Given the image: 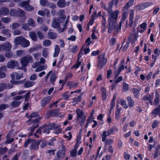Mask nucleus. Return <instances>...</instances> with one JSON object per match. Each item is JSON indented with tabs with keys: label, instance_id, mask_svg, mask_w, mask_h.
Here are the masks:
<instances>
[{
	"label": "nucleus",
	"instance_id": "c85d7f7f",
	"mask_svg": "<svg viewBox=\"0 0 160 160\" xmlns=\"http://www.w3.org/2000/svg\"><path fill=\"white\" fill-rule=\"evenodd\" d=\"M119 102L125 108H127L128 107L126 101L123 99H120L119 100Z\"/></svg>",
	"mask_w": 160,
	"mask_h": 160
},
{
	"label": "nucleus",
	"instance_id": "aec40b11",
	"mask_svg": "<svg viewBox=\"0 0 160 160\" xmlns=\"http://www.w3.org/2000/svg\"><path fill=\"white\" fill-rule=\"evenodd\" d=\"M9 10L6 8H3L0 10V16L1 15H7L9 13Z\"/></svg>",
	"mask_w": 160,
	"mask_h": 160
},
{
	"label": "nucleus",
	"instance_id": "338daca9",
	"mask_svg": "<svg viewBox=\"0 0 160 160\" xmlns=\"http://www.w3.org/2000/svg\"><path fill=\"white\" fill-rule=\"evenodd\" d=\"M159 123V122L157 121H155L152 123V127L154 129L156 128L158 126Z\"/></svg>",
	"mask_w": 160,
	"mask_h": 160
},
{
	"label": "nucleus",
	"instance_id": "a211bd4d",
	"mask_svg": "<svg viewBox=\"0 0 160 160\" xmlns=\"http://www.w3.org/2000/svg\"><path fill=\"white\" fill-rule=\"evenodd\" d=\"M57 37V34L53 32H51V30L49 31L48 34V38L51 39H55Z\"/></svg>",
	"mask_w": 160,
	"mask_h": 160
},
{
	"label": "nucleus",
	"instance_id": "09e8293b",
	"mask_svg": "<svg viewBox=\"0 0 160 160\" xmlns=\"http://www.w3.org/2000/svg\"><path fill=\"white\" fill-rule=\"evenodd\" d=\"M154 53L155 54V57L154 58V62H155L156 58L160 55V49L157 48L155 49L154 51Z\"/></svg>",
	"mask_w": 160,
	"mask_h": 160
},
{
	"label": "nucleus",
	"instance_id": "774afa93",
	"mask_svg": "<svg viewBox=\"0 0 160 160\" xmlns=\"http://www.w3.org/2000/svg\"><path fill=\"white\" fill-rule=\"evenodd\" d=\"M124 157L126 160H129L130 158V155L127 152H125L124 154Z\"/></svg>",
	"mask_w": 160,
	"mask_h": 160
},
{
	"label": "nucleus",
	"instance_id": "4d7b16f0",
	"mask_svg": "<svg viewBox=\"0 0 160 160\" xmlns=\"http://www.w3.org/2000/svg\"><path fill=\"white\" fill-rule=\"evenodd\" d=\"M26 116L28 118H35L38 117V114L36 113H32L31 115L30 116H29L28 114H27L26 115Z\"/></svg>",
	"mask_w": 160,
	"mask_h": 160
},
{
	"label": "nucleus",
	"instance_id": "39448f33",
	"mask_svg": "<svg viewBox=\"0 0 160 160\" xmlns=\"http://www.w3.org/2000/svg\"><path fill=\"white\" fill-rule=\"evenodd\" d=\"M33 61L32 57L28 55L23 57L20 59V62L22 65V68L23 67H26L29 63H32Z\"/></svg>",
	"mask_w": 160,
	"mask_h": 160
},
{
	"label": "nucleus",
	"instance_id": "13d9d810",
	"mask_svg": "<svg viewBox=\"0 0 160 160\" xmlns=\"http://www.w3.org/2000/svg\"><path fill=\"white\" fill-rule=\"evenodd\" d=\"M19 24L18 23L15 22L12 24V28L14 29L18 28L19 26Z\"/></svg>",
	"mask_w": 160,
	"mask_h": 160
},
{
	"label": "nucleus",
	"instance_id": "3c124183",
	"mask_svg": "<svg viewBox=\"0 0 160 160\" xmlns=\"http://www.w3.org/2000/svg\"><path fill=\"white\" fill-rule=\"evenodd\" d=\"M78 85V83L75 82H70L68 84L70 88H76Z\"/></svg>",
	"mask_w": 160,
	"mask_h": 160
},
{
	"label": "nucleus",
	"instance_id": "37998d69",
	"mask_svg": "<svg viewBox=\"0 0 160 160\" xmlns=\"http://www.w3.org/2000/svg\"><path fill=\"white\" fill-rule=\"evenodd\" d=\"M101 91L102 99L103 100H105L107 98L106 90L104 88H102L101 89Z\"/></svg>",
	"mask_w": 160,
	"mask_h": 160
},
{
	"label": "nucleus",
	"instance_id": "5701e85b",
	"mask_svg": "<svg viewBox=\"0 0 160 160\" xmlns=\"http://www.w3.org/2000/svg\"><path fill=\"white\" fill-rule=\"evenodd\" d=\"M23 38V37L21 36L16 38L14 40V43L16 44L21 45Z\"/></svg>",
	"mask_w": 160,
	"mask_h": 160
},
{
	"label": "nucleus",
	"instance_id": "e2e57ef3",
	"mask_svg": "<svg viewBox=\"0 0 160 160\" xmlns=\"http://www.w3.org/2000/svg\"><path fill=\"white\" fill-rule=\"evenodd\" d=\"M33 56L35 59L38 60L40 57L41 53L39 52H37L33 54Z\"/></svg>",
	"mask_w": 160,
	"mask_h": 160
},
{
	"label": "nucleus",
	"instance_id": "9d476101",
	"mask_svg": "<svg viewBox=\"0 0 160 160\" xmlns=\"http://www.w3.org/2000/svg\"><path fill=\"white\" fill-rule=\"evenodd\" d=\"M123 13L122 14V21L120 22L119 27L118 26V25L117 24V27L116 29V30H117V32L116 31V30H114L112 31H113V33H114V34H115L116 33H117V32L118 31V30L121 29L122 24V22L124 21L128 16V11L127 10V9H126L125 10H123Z\"/></svg>",
	"mask_w": 160,
	"mask_h": 160
},
{
	"label": "nucleus",
	"instance_id": "7ed1b4c3",
	"mask_svg": "<svg viewBox=\"0 0 160 160\" xmlns=\"http://www.w3.org/2000/svg\"><path fill=\"white\" fill-rule=\"evenodd\" d=\"M90 52V49L89 48L84 49H82L80 52L78 54V58L77 61V63L75 65H73L72 68H78L80 66H82L81 69L82 71L83 69V66H82V60H80V58L82 56V55L84 53L85 54H86Z\"/></svg>",
	"mask_w": 160,
	"mask_h": 160
},
{
	"label": "nucleus",
	"instance_id": "ddd939ff",
	"mask_svg": "<svg viewBox=\"0 0 160 160\" xmlns=\"http://www.w3.org/2000/svg\"><path fill=\"white\" fill-rule=\"evenodd\" d=\"M11 76L12 79L18 80L23 77V73L20 71L13 72Z\"/></svg>",
	"mask_w": 160,
	"mask_h": 160
},
{
	"label": "nucleus",
	"instance_id": "f8f14e48",
	"mask_svg": "<svg viewBox=\"0 0 160 160\" xmlns=\"http://www.w3.org/2000/svg\"><path fill=\"white\" fill-rule=\"evenodd\" d=\"M22 98H23L21 96H19L14 97V99L15 101H13L10 103V105L12 107L14 108L18 107L21 103V102L18 100H21Z\"/></svg>",
	"mask_w": 160,
	"mask_h": 160
},
{
	"label": "nucleus",
	"instance_id": "f3484780",
	"mask_svg": "<svg viewBox=\"0 0 160 160\" xmlns=\"http://www.w3.org/2000/svg\"><path fill=\"white\" fill-rule=\"evenodd\" d=\"M69 4V2H66L64 0H59L57 2V5L60 8H63Z\"/></svg>",
	"mask_w": 160,
	"mask_h": 160
},
{
	"label": "nucleus",
	"instance_id": "6e6d98bb",
	"mask_svg": "<svg viewBox=\"0 0 160 160\" xmlns=\"http://www.w3.org/2000/svg\"><path fill=\"white\" fill-rule=\"evenodd\" d=\"M38 36L40 39H42L44 38V35L40 31H38L37 32Z\"/></svg>",
	"mask_w": 160,
	"mask_h": 160
},
{
	"label": "nucleus",
	"instance_id": "052dcab7",
	"mask_svg": "<svg viewBox=\"0 0 160 160\" xmlns=\"http://www.w3.org/2000/svg\"><path fill=\"white\" fill-rule=\"evenodd\" d=\"M25 91H22L19 92H13L11 93V95L12 96H15L17 94H22L23 93H24L25 92Z\"/></svg>",
	"mask_w": 160,
	"mask_h": 160
},
{
	"label": "nucleus",
	"instance_id": "58836bf2",
	"mask_svg": "<svg viewBox=\"0 0 160 160\" xmlns=\"http://www.w3.org/2000/svg\"><path fill=\"white\" fill-rule=\"evenodd\" d=\"M27 23L29 25L32 27H34L36 26L35 21L33 19L31 18H30L28 19Z\"/></svg>",
	"mask_w": 160,
	"mask_h": 160
},
{
	"label": "nucleus",
	"instance_id": "a18cd8bd",
	"mask_svg": "<svg viewBox=\"0 0 160 160\" xmlns=\"http://www.w3.org/2000/svg\"><path fill=\"white\" fill-rule=\"evenodd\" d=\"M141 88H139L138 89H134L133 91V93L136 98L138 97L139 92L141 90Z\"/></svg>",
	"mask_w": 160,
	"mask_h": 160
},
{
	"label": "nucleus",
	"instance_id": "c9c22d12",
	"mask_svg": "<svg viewBox=\"0 0 160 160\" xmlns=\"http://www.w3.org/2000/svg\"><path fill=\"white\" fill-rule=\"evenodd\" d=\"M39 143L38 142H34L30 146L31 149L36 150L39 148Z\"/></svg>",
	"mask_w": 160,
	"mask_h": 160
},
{
	"label": "nucleus",
	"instance_id": "6ab92c4d",
	"mask_svg": "<svg viewBox=\"0 0 160 160\" xmlns=\"http://www.w3.org/2000/svg\"><path fill=\"white\" fill-rule=\"evenodd\" d=\"M30 44V42L23 38L22 42H21V45L22 47L26 48L28 47Z\"/></svg>",
	"mask_w": 160,
	"mask_h": 160
},
{
	"label": "nucleus",
	"instance_id": "4be33fe9",
	"mask_svg": "<svg viewBox=\"0 0 160 160\" xmlns=\"http://www.w3.org/2000/svg\"><path fill=\"white\" fill-rule=\"evenodd\" d=\"M102 21L101 28H102V32H104L106 30V18L103 16H102Z\"/></svg>",
	"mask_w": 160,
	"mask_h": 160
},
{
	"label": "nucleus",
	"instance_id": "b1692460",
	"mask_svg": "<svg viewBox=\"0 0 160 160\" xmlns=\"http://www.w3.org/2000/svg\"><path fill=\"white\" fill-rule=\"evenodd\" d=\"M152 114L154 116L158 114L160 117V105L158 106L157 108L153 110L152 112Z\"/></svg>",
	"mask_w": 160,
	"mask_h": 160
},
{
	"label": "nucleus",
	"instance_id": "c756f323",
	"mask_svg": "<svg viewBox=\"0 0 160 160\" xmlns=\"http://www.w3.org/2000/svg\"><path fill=\"white\" fill-rule=\"evenodd\" d=\"M64 11L63 10L61 9L59 10L58 14L60 17L62 18V20L64 21V20L66 19L65 16L64 15Z\"/></svg>",
	"mask_w": 160,
	"mask_h": 160
},
{
	"label": "nucleus",
	"instance_id": "864d4df0",
	"mask_svg": "<svg viewBox=\"0 0 160 160\" xmlns=\"http://www.w3.org/2000/svg\"><path fill=\"white\" fill-rule=\"evenodd\" d=\"M77 154V150L76 149H74L72 150L70 152V155L72 156L73 157L76 156Z\"/></svg>",
	"mask_w": 160,
	"mask_h": 160
},
{
	"label": "nucleus",
	"instance_id": "ea45409f",
	"mask_svg": "<svg viewBox=\"0 0 160 160\" xmlns=\"http://www.w3.org/2000/svg\"><path fill=\"white\" fill-rule=\"evenodd\" d=\"M35 84V82H33L28 81L25 83L24 86L26 88H28L34 85Z\"/></svg>",
	"mask_w": 160,
	"mask_h": 160
},
{
	"label": "nucleus",
	"instance_id": "de8ad7c7",
	"mask_svg": "<svg viewBox=\"0 0 160 160\" xmlns=\"http://www.w3.org/2000/svg\"><path fill=\"white\" fill-rule=\"evenodd\" d=\"M152 97L148 94L144 96L143 99L145 101L148 100H152Z\"/></svg>",
	"mask_w": 160,
	"mask_h": 160
},
{
	"label": "nucleus",
	"instance_id": "8fccbe9b",
	"mask_svg": "<svg viewBox=\"0 0 160 160\" xmlns=\"http://www.w3.org/2000/svg\"><path fill=\"white\" fill-rule=\"evenodd\" d=\"M40 4L43 6H48V2L47 0H40Z\"/></svg>",
	"mask_w": 160,
	"mask_h": 160
},
{
	"label": "nucleus",
	"instance_id": "c03bdc74",
	"mask_svg": "<svg viewBox=\"0 0 160 160\" xmlns=\"http://www.w3.org/2000/svg\"><path fill=\"white\" fill-rule=\"evenodd\" d=\"M134 1L133 0H131L129 1L124 7L125 9H127L128 8L131 6L133 3Z\"/></svg>",
	"mask_w": 160,
	"mask_h": 160
},
{
	"label": "nucleus",
	"instance_id": "20e7f679",
	"mask_svg": "<svg viewBox=\"0 0 160 160\" xmlns=\"http://www.w3.org/2000/svg\"><path fill=\"white\" fill-rule=\"evenodd\" d=\"M76 113L77 121L82 126L86 119V117L84 112L80 109H78L76 110Z\"/></svg>",
	"mask_w": 160,
	"mask_h": 160
},
{
	"label": "nucleus",
	"instance_id": "2eb2a0df",
	"mask_svg": "<svg viewBox=\"0 0 160 160\" xmlns=\"http://www.w3.org/2000/svg\"><path fill=\"white\" fill-rule=\"evenodd\" d=\"M2 51L4 50L6 51H9L11 49L12 45L8 42L1 44Z\"/></svg>",
	"mask_w": 160,
	"mask_h": 160
},
{
	"label": "nucleus",
	"instance_id": "473e14b6",
	"mask_svg": "<svg viewBox=\"0 0 160 160\" xmlns=\"http://www.w3.org/2000/svg\"><path fill=\"white\" fill-rule=\"evenodd\" d=\"M110 134H108V131H104L101 135L102 137V142H105L107 136H109Z\"/></svg>",
	"mask_w": 160,
	"mask_h": 160
},
{
	"label": "nucleus",
	"instance_id": "393cba45",
	"mask_svg": "<svg viewBox=\"0 0 160 160\" xmlns=\"http://www.w3.org/2000/svg\"><path fill=\"white\" fill-rule=\"evenodd\" d=\"M127 100L128 102V105L129 107H132L134 105V102L133 100L132 99L131 97H128L127 98Z\"/></svg>",
	"mask_w": 160,
	"mask_h": 160
},
{
	"label": "nucleus",
	"instance_id": "603ef678",
	"mask_svg": "<svg viewBox=\"0 0 160 160\" xmlns=\"http://www.w3.org/2000/svg\"><path fill=\"white\" fill-rule=\"evenodd\" d=\"M130 42V41L129 40L125 44L122 48V50L123 51H125L127 49L128 47Z\"/></svg>",
	"mask_w": 160,
	"mask_h": 160
},
{
	"label": "nucleus",
	"instance_id": "7c9ffc66",
	"mask_svg": "<svg viewBox=\"0 0 160 160\" xmlns=\"http://www.w3.org/2000/svg\"><path fill=\"white\" fill-rule=\"evenodd\" d=\"M12 133V131L10 132L7 136V140L6 141V143H9L12 142L14 141V139L12 138L10 139H9V138H10L11 136Z\"/></svg>",
	"mask_w": 160,
	"mask_h": 160
},
{
	"label": "nucleus",
	"instance_id": "bb28decb",
	"mask_svg": "<svg viewBox=\"0 0 160 160\" xmlns=\"http://www.w3.org/2000/svg\"><path fill=\"white\" fill-rule=\"evenodd\" d=\"M108 134H113L115 132H117L118 129L115 126L109 129L108 130Z\"/></svg>",
	"mask_w": 160,
	"mask_h": 160
},
{
	"label": "nucleus",
	"instance_id": "a19ab883",
	"mask_svg": "<svg viewBox=\"0 0 160 160\" xmlns=\"http://www.w3.org/2000/svg\"><path fill=\"white\" fill-rule=\"evenodd\" d=\"M52 42L50 40L46 39L43 42V45L45 47H48L51 45Z\"/></svg>",
	"mask_w": 160,
	"mask_h": 160
},
{
	"label": "nucleus",
	"instance_id": "cd10ccee",
	"mask_svg": "<svg viewBox=\"0 0 160 160\" xmlns=\"http://www.w3.org/2000/svg\"><path fill=\"white\" fill-rule=\"evenodd\" d=\"M60 50L59 47L57 45H55L54 47V52L53 54L54 57H57L58 55Z\"/></svg>",
	"mask_w": 160,
	"mask_h": 160
},
{
	"label": "nucleus",
	"instance_id": "79ce46f5",
	"mask_svg": "<svg viewBox=\"0 0 160 160\" xmlns=\"http://www.w3.org/2000/svg\"><path fill=\"white\" fill-rule=\"evenodd\" d=\"M2 21L4 23H9L11 21V18L10 17H3L1 19Z\"/></svg>",
	"mask_w": 160,
	"mask_h": 160
},
{
	"label": "nucleus",
	"instance_id": "f257e3e1",
	"mask_svg": "<svg viewBox=\"0 0 160 160\" xmlns=\"http://www.w3.org/2000/svg\"><path fill=\"white\" fill-rule=\"evenodd\" d=\"M112 5L110 3L107 9L108 12L109 13L108 19V32L109 33H111L114 30H116L117 32V24L116 23V21L119 13L118 10H116L112 12Z\"/></svg>",
	"mask_w": 160,
	"mask_h": 160
},
{
	"label": "nucleus",
	"instance_id": "6e6552de",
	"mask_svg": "<svg viewBox=\"0 0 160 160\" xmlns=\"http://www.w3.org/2000/svg\"><path fill=\"white\" fill-rule=\"evenodd\" d=\"M60 125H55L54 123H51L47 126L45 127L43 130V132L45 134H48L50 132V130L51 129L56 130L59 128Z\"/></svg>",
	"mask_w": 160,
	"mask_h": 160
},
{
	"label": "nucleus",
	"instance_id": "bf43d9fd",
	"mask_svg": "<svg viewBox=\"0 0 160 160\" xmlns=\"http://www.w3.org/2000/svg\"><path fill=\"white\" fill-rule=\"evenodd\" d=\"M144 9L152 5V3L151 2H145L142 3Z\"/></svg>",
	"mask_w": 160,
	"mask_h": 160
},
{
	"label": "nucleus",
	"instance_id": "2f4dec72",
	"mask_svg": "<svg viewBox=\"0 0 160 160\" xmlns=\"http://www.w3.org/2000/svg\"><path fill=\"white\" fill-rule=\"evenodd\" d=\"M81 100V97L79 96L77 98H73L72 99V105H74L78 102H79Z\"/></svg>",
	"mask_w": 160,
	"mask_h": 160
},
{
	"label": "nucleus",
	"instance_id": "0e129e2a",
	"mask_svg": "<svg viewBox=\"0 0 160 160\" xmlns=\"http://www.w3.org/2000/svg\"><path fill=\"white\" fill-rule=\"evenodd\" d=\"M24 52V51L22 50H18L17 51L16 54L18 56H22Z\"/></svg>",
	"mask_w": 160,
	"mask_h": 160
},
{
	"label": "nucleus",
	"instance_id": "4c0bfd02",
	"mask_svg": "<svg viewBox=\"0 0 160 160\" xmlns=\"http://www.w3.org/2000/svg\"><path fill=\"white\" fill-rule=\"evenodd\" d=\"M121 108H117L115 112V118L116 119L118 120L120 117V112Z\"/></svg>",
	"mask_w": 160,
	"mask_h": 160
},
{
	"label": "nucleus",
	"instance_id": "72a5a7b5",
	"mask_svg": "<svg viewBox=\"0 0 160 160\" xmlns=\"http://www.w3.org/2000/svg\"><path fill=\"white\" fill-rule=\"evenodd\" d=\"M47 68V66L46 65H42L40 66V65L37 68L35 69V71L36 72H40L43 70H44Z\"/></svg>",
	"mask_w": 160,
	"mask_h": 160
},
{
	"label": "nucleus",
	"instance_id": "a878e982",
	"mask_svg": "<svg viewBox=\"0 0 160 160\" xmlns=\"http://www.w3.org/2000/svg\"><path fill=\"white\" fill-rule=\"evenodd\" d=\"M29 37L33 41H37L38 38L36 36V35L35 32H30L29 33Z\"/></svg>",
	"mask_w": 160,
	"mask_h": 160
},
{
	"label": "nucleus",
	"instance_id": "f03ea898",
	"mask_svg": "<svg viewBox=\"0 0 160 160\" xmlns=\"http://www.w3.org/2000/svg\"><path fill=\"white\" fill-rule=\"evenodd\" d=\"M10 15L11 17L18 16L22 18V22H24L26 17L24 12L20 9L16 10L11 9L10 10Z\"/></svg>",
	"mask_w": 160,
	"mask_h": 160
},
{
	"label": "nucleus",
	"instance_id": "dca6fc26",
	"mask_svg": "<svg viewBox=\"0 0 160 160\" xmlns=\"http://www.w3.org/2000/svg\"><path fill=\"white\" fill-rule=\"evenodd\" d=\"M7 69L5 66H2L0 67V78H4L6 77V72Z\"/></svg>",
	"mask_w": 160,
	"mask_h": 160
},
{
	"label": "nucleus",
	"instance_id": "0eeeda50",
	"mask_svg": "<svg viewBox=\"0 0 160 160\" xmlns=\"http://www.w3.org/2000/svg\"><path fill=\"white\" fill-rule=\"evenodd\" d=\"M7 67L10 69H13L16 68L18 69H22V67L19 66L18 62L16 60H11L8 62Z\"/></svg>",
	"mask_w": 160,
	"mask_h": 160
},
{
	"label": "nucleus",
	"instance_id": "412c9836",
	"mask_svg": "<svg viewBox=\"0 0 160 160\" xmlns=\"http://www.w3.org/2000/svg\"><path fill=\"white\" fill-rule=\"evenodd\" d=\"M134 11L133 10H130V15H129V25L130 27H131L133 23V18Z\"/></svg>",
	"mask_w": 160,
	"mask_h": 160
},
{
	"label": "nucleus",
	"instance_id": "5fc2aeb1",
	"mask_svg": "<svg viewBox=\"0 0 160 160\" xmlns=\"http://www.w3.org/2000/svg\"><path fill=\"white\" fill-rule=\"evenodd\" d=\"M78 48L77 46H75L70 48V51L73 53H75L77 52Z\"/></svg>",
	"mask_w": 160,
	"mask_h": 160
},
{
	"label": "nucleus",
	"instance_id": "423d86ee",
	"mask_svg": "<svg viewBox=\"0 0 160 160\" xmlns=\"http://www.w3.org/2000/svg\"><path fill=\"white\" fill-rule=\"evenodd\" d=\"M30 2V0L22 1L19 3L18 5L20 7L23 8L27 11H32L33 10L34 8L32 6L29 4Z\"/></svg>",
	"mask_w": 160,
	"mask_h": 160
},
{
	"label": "nucleus",
	"instance_id": "49530a36",
	"mask_svg": "<svg viewBox=\"0 0 160 160\" xmlns=\"http://www.w3.org/2000/svg\"><path fill=\"white\" fill-rule=\"evenodd\" d=\"M2 33L5 34L7 37L9 38L11 36V33L9 32V30L8 29H4L2 30Z\"/></svg>",
	"mask_w": 160,
	"mask_h": 160
},
{
	"label": "nucleus",
	"instance_id": "4468645a",
	"mask_svg": "<svg viewBox=\"0 0 160 160\" xmlns=\"http://www.w3.org/2000/svg\"><path fill=\"white\" fill-rule=\"evenodd\" d=\"M49 76H50V81L51 82H53L55 81L56 78V75L55 73H52L51 71H50L47 74L45 78V80H47Z\"/></svg>",
	"mask_w": 160,
	"mask_h": 160
},
{
	"label": "nucleus",
	"instance_id": "69168bd1",
	"mask_svg": "<svg viewBox=\"0 0 160 160\" xmlns=\"http://www.w3.org/2000/svg\"><path fill=\"white\" fill-rule=\"evenodd\" d=\"M40 65L39 62H37L34 63L32 65V68H37Z\"/></svg>",
	"mask_w": 160,
	"mask_h": 160
},
{
	"label": "nucleus",
	"instance_id": "680f3d73",
	"mask_svg": "<svg viewBox=\"0 0 160 160\" xmlns=\"http://www.w3.org/2000/svg\"><path fill=\"white\" fill-rule=\"evenodd\" d=\"M48 6L50 8L52 9H54L56 7V5L55 4L52 3H48Z\"/></svg>",
	"mask_w": 160,
	"mask_h": 160
},
{
	"label": "nucleus",
	"instance_id": "e433bc0d",
	"mask_svg": "<svg viewBox=\"0 0 160 160\" xmlns=\"http://www.w3.org/2000/svg\"><path fill=\"white\" fill-rule=\"evenodd\" d=\"M49 54V50L47 48H44L43 49L42 55L45 58H47Z\"/></svg>",
	"mask_w": 160,
	"mask_h": 160
},
{
	"label": "nucleus",
	"instance_id": "f704fd0d",
	"mask_svg": "<svg viewBox=\"0 0 160 160\" xmlns=\"http://www.w3.org/2000/svg\"><path fill=\"white\" fill-rule=\"evenodd\" d=\"M156 98L155 99L154 102L153 104L154 105H156L158 104L159 102V95L158 93L157 92H156Z\"/></svg>",
	"mask_w": 160,
	"mask_h": 160
},
{
	"label": "nucleus",
	"instance_id": "1a4fd4ad",
	"mask_svg": "<svg viewBox=\"0 0 160 160\" xmlns=\"http://www.w3.org/2000/svg\"><path fill=\"white\" fill-rule=\"evenodd\" d=\"M105 54L102 53L98 57V66L100 68L103 67L106 63L107 59L105 57Z\"/></svg>",
	"mask_w": 160,
	"mask_h": 160
},
{
	"label": "nucleus",
	"instance_id": "9b49d317",
	"mask_svg": "<svg viewBox=\"0 0 160 160\" xmlns=\"http://www.w3.org/2000/svg\"><path fill=\"white\" fill-rule=\"evenodd\" d=\"M63 21L60 18H54L52 22L51 26L54 28H59L60 26V23H62Z\"/></svg>",
	"mask_w": 160,
	"mask_h": 160
}]
</instances>
